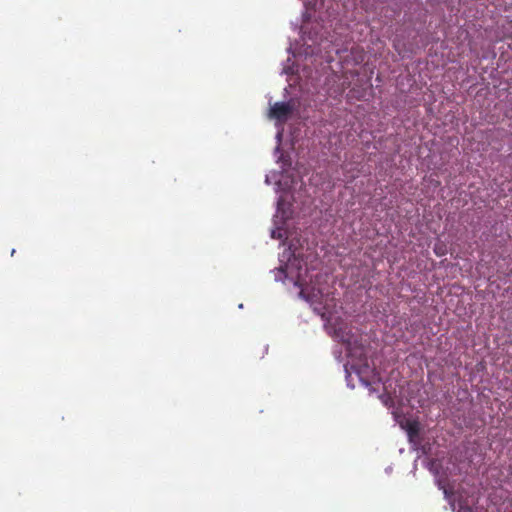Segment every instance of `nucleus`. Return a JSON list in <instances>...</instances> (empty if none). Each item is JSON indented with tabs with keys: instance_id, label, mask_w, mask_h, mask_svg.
<instances>
[{
	"instance_id": "nucleus-1",
	"label": "nucleus",
	"mask_w": 512,
	"mask_h": 512,
	"mask_svg": "<svg viewBox=\"0 0 512 512\" xmlns=\"http://www.w3.org/2000/svg\"><path fill=\"white\" fill-rule=\"evenodd\" d=\"M293 111V106L289 102H276L269 110V117L278 121H286Z\"/></svg>"
},
{
	"instance_id": "nucleus-2",
	"label": "nucleus",
	"mask_w": 512,
	"mask_h": 512,
	"mask_svg": "<svg viewBox=\"0 0 512 512\" xmlns=\"http://www.w3.org/2000/svg\"><path fill=\"white\" fill-rule=\"evenodd\" d=\"M434 252L439 257L444 256L447 253V247L443 242L439 241L434 245Z\"/></svg>"
},
{
	"instance_id": "nucleus-3",
	"label": "nucleus",
	"mask_w": 512,
	"mask_h": 512,
	"mask_svg": "<svg viewBox=\"0 0 512 512\" xmlns=\"http://www.w3.org/2000/svg\"><path fill=\"white\" fill-rule=\"evenodd\" d=\"M407 432L410 439L416 436L419 432L417 423H409Z\"/></svg>"
},
{
	"instance_id": "nucleus-4",
	"label": "nucleus",
	"mask_w": 512,
	"mask_h": 512,
	"mask_svg": "<svg viewBox=\"0 0 512 512\" xmlns=\"http://www.w3.org/2000/svg\"><path fill=\"white\" fill-rule=\"evenodd\" d=\"M393 47L400 56L404 57V50L400 47V43L398 41L395 40L393 42Z\"/></svg>"
},
{
	"instance_id": "nucleus-5",
	"label": "nucleus",
	"mask_w": 512,
	"mask_h": 512,
	"mask_svg": "<svg viewBox=\"0 0 512 512\" xmlns=\"http://www.w3.org/2000/svg\"><path fill=\"white\" fill-rule=\"evenodd\" d=\"M300 295L304 297L305 292H304V290H303V289L300 291Z\"/></svg>"
}]
</instances>
